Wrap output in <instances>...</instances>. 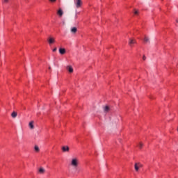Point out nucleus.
I'll return each instance as SVG.
<instances>
[{
    "mask_svg": "<svg viewBox=\"0 0 178 178\" xmlns=\"http://www.w3.org/2000/svg\"><path fill=\"white\" fill-rule=\"evenodd\" d=\"M71 166L73 168H77L79 166V159H77V157L72 159Z\"/></svg>",
    "mask_w": 178,
    "mask_h": 178,
    "instance_id": "f257e3e1",
    "label": "nucleus"
},
{
    "mask_svg": "<svg viewBox=\"0 0 178 178\" xmlns=\"http://www.w3.org/2000/svg\"><path fill=\"white\" fill-rule=\"evenodd\" d=\"M74 3L77 9L81 8V5H83V1L81 0H74Z\"/></svg>",
    "mask_w": 178,
    "mask_h": 178,
    "instance_id": "f03ea898",
    "label": "nucleus"
},
{
    "mask_svg": "<svg viewBox=\"0 0 178 178\" xmlns=\"http://www.w3.org/2000/svg\"><path fill=\"white\" fill-rule=\"evenodd\" d=\"M134 168H135L136 172H138V169H140V168H143V165L140 163H136Z\"/></svg>",
    "mask_w": 178,
    "mask_h": 178,
    "instance_id": "7ed1b4c3",
    "label": "nucleus"
},
{
    "mask_svg": "<svg viewBox=\"0 0 178 178\" xmlns=\"http://www.w3.org/2000/svg\"><path fill=\"white\" fill-rule=\"evenodd\" d=\"M137 44V42L136 41V40L129 39V45H130V47H133V44Z\"/></svg>",
    "mask_w": 178,
    "mask_h": 178,
    "instance_id": "20e7f679",
    "label": "nucleus"
},
{
    "mask_svg": "<svg viewBox=\"0 0 178 178\" xmlns=\"http://www.w3.org/2000/svg\"><path fill=\"white\" fill-rule=\"evenodd\" d=\"M57 15H58L59 17H62V16H63V10H62V8H59L57 11Z\"/></svg>",
    "mask_w": 178,
    "mask_h": 178,
    "instance_id": "39448f33",
    "label": "nucleus"
},
{
    "mask_svg": "<svg viewBox=\"0 0 178 178\" xmlns=\"http://www.w3.org/2000/svg\"><path fill=\"white\" fill-rule=\"evenodd\" d=\"M70 149L69 148V146H63V147H62L63 152H69Z\"/></svg>",
    "mask_w": 178,
    "mask_h": 178,
    "instance_id": "423d86ee",
    "label": "nucleus"
},
{
    "mask_svg": "<svg viewBox=\"0 0 178 178\" xmlns=\"http://www.w3.org/2000/svg\"><path fill=\"white\" fill-rule=\"evenodd\" d=\"M66 70L69 72V73H73V67H72V65H67L66 67Z\"/></svg>",
    "mask_w": 178,
    "mask_h": 178,
    "instance_id": "0eeeda50",
    "label": "nucleus"
},
{
    "mask_svg": "<svg viewBox=\"0 0 178 178\" xmlns=\"http://www.w3.org/2000/svg\"><path fill=\"white\" fill-rule=\"evenodd\" d=\"M38 172L40 173V175H44V173H45V169H44V168L41 167L39 168Z\"/></svg>",
    "mask_w": 178,
    "mask_h": 178,
    "instance_id": "6e6552de",
    "label": "nucleus"
},
{
    "mask_svg": "<svg viewBox=\"0 0 178 178\" xmlns=\"http://www.w3.org/2000/svg\"><path fill=\"white\" fill-rule=\"evenodd\" d=\"M59 52H60V55H65V54H66V49H65L63 48H60Z\"/></svg>",
    "mask_w": 178,
    "mask_h": 178,
    "instance_id": "1a4fd4ad",
    "label": "nucleus"
},
{
    "mask_svg": "<svg viewBox=\"0 0 178 178\" xmlns=\"http://www.w3.org/2000/svg\"><path fill=\"white\" fill-rule=\"evenodd\" d=\"M144 42L145 44H149V38H148L147 36H145L144 39Z\"/></svg>",
    "mask_w": 178,
    "mask_h": 178,
    "instance_id": "9d476101",
    "label": "nucleus"
},
{
    "mask_svg": "<svg viewBox=\"0 0 178 178\" xmlns=\"http://www.w3.org/2000/svg\"><path fill=\"white\" fill-rule=\"evenodd\" d=\"M29 126L31 130H33L34 129V121H31L29 124Z\"/></svg>",
    "mask_w": 178,
    "mask_h": 178,
    "instance_id": "9b49d317",
    "label": "nucleus"
},
{
    "mask_svg": "<svg viewBox=\"0 0 178 178\" xmlns=\"http://www.w3.org/2000/svg\"><path fill=\"white\" fill-rule=\"evenodd\" d=\"M71 33L72 34H76V33H77V28L76 27L71 28Z\"/></svg>",
    "mask_w": 178,
    "mask_h": 178,
    "instance_id": "f8f14e48",
    "label": "nucleus"
},
{
    "mask_svg": "<svg viewBox=\"0 0 178 178\" xmlns=\"http://www.w3.org/2000/svg\"><path fill=\"white\" fill-rule=\"evenodd\" d=\"M48 42H49V44L51 45V44H54V42H55V38H49Z\"/></svg>",
    "mask_w": 178,
    "mask_h": 178,
    "instance_id": "ddd939ff",
    "label": "nucleus"
},
{
    "mask_svg": "<svg viewBox=\"0 0 178 178\" xmlns=\"http://www.w3.org/2000/svg\"><path fill=\"white\" fill-rule=\"evenodd\" d=\"M11 116L12 118H13V119L16 118L17 117V113L15 112V111H13L12 113H11Z\"/></svg>",
    "mask_w": 178,
    "mask_h": 178,
    "instance_id": "4468645a",
    "label": "nucleus"
},
{
    "mask_svg": "<svg viewBox=\"0 0 178 178\" xmlns=\"http://www.w3.org/2000/svg\"><path fill=\"white\" fill-rule=\"evenodd\" d=\"M34 149L35 152H40V147H38V145H35Z\"/></svg>",
    "mask_w": 178,
    "mask_h": 178,
    "instance_id": "2eb2a0df",
    "label": "nucleus"
},
{
    "mask_svg": "<svg viewBox=\"0 0 178 178\" xmlns=\"http://www.w3.org/2000/svg\"><path fill=\"white\" fill-rule=\"evenodd\" d=\"M109 111V106H104V112H108Z\"/></svg>",
    "mask_w": 178,
    "mask_h": 178,
    "instance_id": "dca6fc26",
    "label": "nucleus"
},
{
    "mask_svg": "<svg viewBox=\"0 0 178 178\" xmlns=\"http://www.w3.org/2000/svg\"><path fill=\"white\" fill-rule=\"evenodd\" d=\"M144 146V144H143V143H140L138 145V148H143V147Z\"/></svg>",
    "mask_w": 178,
    "mask_h": 178,
    "instance_id": "f3484780",
    "label": "nucleus"
},
{
    "mask_svg": "<svg viewBox=\"0 0 178 178\" xmlns=\"http://www.w3.org/2000/svg\"><path fill=\"white\" fill-rule=\"evenodd\" d=\"M77 15H78V13H77V11H76L75 15L74 17V20H77V17H78Z\"/></svg>",
    "mask_w": 178,
    "mask_h": 178,
    "instance_id": "a211bd4d",
    "label": "nucleus"
},
{
    "mask_svg": "<svg viewBox=\"0 0 178 178\" xmlns=\"http://www.w3.org/2000/svg\"><path fill=\"white\" fill-rule=\"evenodd\" d=\"M3 3H8L9 2V0H3Z\"/></svg>",
    "mask_w": 178,
    "mask_h": 178,
    "instance_id": "6ab92c4d",
    "label": "nucleus"
},
{
    "mask_svg": "<svg viewBox=\"0 0 178 178\" xmlns=\"http://www.w3.org/2000/svg\"><path fill=\"white\" fill-rule=\"evenodd\" d=\"M58 50V49L56 47H55L54 49H53V52H56V51Z\"/></svg>",
    "mask_w": 178,
    "mask_h": 178,
    "instance_id": "aec40b11",
    "label": "nucleus"
},
{
    "mask_svg": "<svg viewBox=\"0 0 178 178\" xmlns=\"http://www.w3.org/2000/svg\"><path fill=\"white\" fill-rule=\"evenodd\" d=\"M138 13V10H135L134 11V15H137Z\"/></svg>",
    "mask_w": 178,
    "mask_h": 178,
    "instance_id": "412c9836",
    "label": "nucleus"
},
{
    "mask_svg": "<svg viewBox=\"0 0 178 178\" xmlns=\"http://www.w3.org/2000/svg\"><path fill=\"white\" fill-rule=\"evenodd\" d=\"M143 60H145V59H147V57H145V56H143Z\"/></svg>",
    "mask_w": 178,
    "mask_h": 178,
    "instance_id": "4be33fe9",
    "label": "nucleus"
},
{
    "mask_svg": "<svg viewBox=\"0 0 178 178\" xmlns=\"http://www.w3.org/2000/svg\"><path fill=\"white\" fill-rule=\"evenodd\" d=\"M50 2H56V0H49Z\"/></svg>",
    "mask_w": 178,
    "mask_h": 178,
    "instance_id": "5701e85b",
    "label": "nucleus"
},
{
    "mask_svg": "<svg viewBox=\"0 0 178 178\" xmlns=\"http://www.w3.org/2000/svg\"><path fill=\"white\" fill-rule=\"evenodd\" d=\"M25 1V2H27V1H29V0H24Z\"/></svg>",
    "mask_w": 178,
    "mask_h": 178,
    "instance_id": "b1692460",
    "label": "nucleus"
},
{
    "mask_svg": "<svg viewBox=\"0 0 178 178\" xmlns=\"http://www.w3.org/2000/svg\"><path fill=\"white\" fill-rule=\"evenodd\" d=\"M49 69H51V67H49Z\"/></svg>",
    "mask_w": 178,
    "mask_h": 178,
    "instance_id": "393cba45",
    "label": "nucleus"
}]
</instances>
